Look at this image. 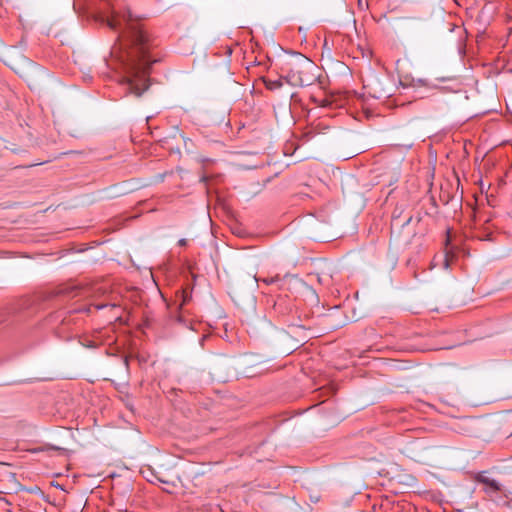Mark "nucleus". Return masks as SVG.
<instances>
[{"mask_svg": "<svg viewBox=\"0 0 512 512\" xmlns=\"http://www.w3.org/2000/svg\"><path fill=\"white\" fill-rule=\"evenodd\" d=\"M105 21L110 29L118 33V47L112 53L117 54L124 69L123 83L127 85L129 93L140 97L149 88V69L157 61L150 54V38L129 10L123 13L113 10Z\"/></svg>", "mask_w": 512, "mask_h": 512, "instance_id": "f257e3e1", "label": "nucleus"}, {"mask_svg": "<svg viewBox=\"0 0 512 512\" xmlns=\"http://www.w3.org/2000/svg\"><path fill=\"white\" fill-rule=\"evenodd\" d=\"M317 69L313 61L300 53L292 54L281 68L283 78L295 87H304L313 84L317 78L314 71Z\"/></svg>", "mask_w": 512, "mask_h": 512, "instance_id": "f03ea898", "label": "nucleus"}, {"mask_svg": "<svg viewBox=\"0 0 512 512\" xmlns=\"http://www.w3.org/2000/svg\"><path fill=\"white\" fill-rule=\"evenodd\" d=\"M263 82L265 84V87L269 90H276V89H279L282 87L283 83H282V79H276V80H271V79H263Z\"/></svg>", "mask_w": 512, "mask_h": 512, "instance_id": "7ed1b4c3", "label": "nucleus"}, {"mask_svg": "<svg viewBox=\"0 0 512 512\" xmlns=\"http://www.w3.org/2000/svg\"><path fill=\"white\" fill-rule=\"evenodd\" d=\"M371 91H369L370 95H372V97L376 98V99H381V98H386L388 96H390V94L381 89V90H377L376 88L372 87L371 85H369Z\"/></svg>", "mask_w": 512, "mask_h": 512, "instance_id": "20e7f679", "label": "nucleus"}, {"mask_svg": "<svg viewBox=\"0 0 512 512\" xmlns=\"http://www.w3.org/2000/svg\"><path fill=\"white\" fill-rule=\"evenodd\" d=\"M482 482L487 484L488 486H490L495 491H499L500 490L499 483L496 480H494V479L484 478L482 480Z\"/></svg>", "mask_w": 512, "mask_h": 512, "instance_id": "39448f33", "label": "nucleus"}, {"mask_svg": "<svg viewBox=\"0 0 512 512\" xmlns=\"http://www.w3.org/2000/svg\"><path fill=\"white\" fill-rule=\"evenodd\" d=\"M190 299V296L188 295V293L186 291H183L182 292V303L181 305H184L186 304Z\"/></svg>", "mask_w": 512, "mask_h": 512, "instance_id": "423d86ee", "label": "nucleus"}, {"mask_svg": "<svg viewBox=\"0 0 512 512\" xmlns=\"http://www.w3.org/2000/svg\"><path fill=\"white\" fill-rule=\"evenodd\" d=\"M262 281L269 285V284L274 283L276 280L274 278H264V279H262Z\"/></svg>", "mask_w": 512, "mask_h": 512, "instance_id": "0eeeda50", "label": "nucleus"}, {"mask_svg": "<svg viewBox=\"0 0 512 512\" xmlns=\"http://www.w3.org/2000/svg\"><path fill=\"white\" fill-rule=\"evenodd\" d=\"M411 220H412V217H411V216H409V217H408V218L403 222L402 226H407V225L411 222Z\"/></svg>", "mask_w": 512, "mask_h": 512, "instance_id": "6e6552de", "label": "nucleus"}, {"mask_svg": "<svg viewBox=\"0 0 512 512\" xmlns=\"http://www.w3.org/2000/svg\"><path fill=\"white\" fill-rule=\"evenodd\" d=\"M178 244H179L180 246H186V244H187V240H186V239H180V240L178 241Z\"/></svg>", "mask_w": 512, "mask_h": 512, "instance_id": "1a4fd4ad", "label": "nucleus"}, {"mask_svg": "<svg viewBox=\"0 0 512 512\" xmlns=\"http://www.w3.org/2000/svg\"><path fill=\"white\" fill-rule=\"evenodd\" d=\"M104 307H106V304H97V305H95V308H96L97 310H100V309H102V308H104Z\"/></svg>", "mask_w": 512, "mask_h": 512, "instance_id": "9d476101", "label": "nucleus"}, {"mask_svg": "<svg viewBox=\"0 0 512 512\" xmlns=\"http://www.w3.org/2000/svg\"><path fill=\"white\" fill-rule=\"evenodd\" d=\"M418 82L422 85H426V83L422 79H419Z\"/></svg>", "mask_w": 512, "mask_h": 512, "instance_id": "9b49d317", "label": "nucleus"}, {"mask_svg": "<svg viewBox=\"0 0 512 512\" xmlns=\"http://www.w3.org/2000/svg\"><path fill=\"white\" fill-rule=\"evenodd\" d=\"M201 181H202V182H206V181H207V177H206V176H203V177L201 178Z\"/></svg>", "mask_w": 512, "mask_h": 512, "instance_id": "f8f14e48", "label": "nucleus"}, {"mask_svg": "<svg viewBox=\"0 0 512 512\" xmlns=\"http://www.w3.org/2000/svg\"><path fill=\"white\" fill-rule=\"evenodd\" d=\"M60 293H67V294H68V292L66 291V289H65V290H64V289L60 290Z\"/></svg>", "mask_w": 512, "mask_h": 512, "instance_id": "ddd939ff", "label": "nucleus"}, {"mask_svg": "<svg viewBox=\"0 0 512 512\" xmlns=\"http://www.w3.org/2000/svg\"><path fill=\"white\" fill-rule=\"evenodd\" d=\"M84 311L89 312L90 311V307L85 308Z\"/></svg>", "mask_w": 512, "mask_h": 512, "instance_id": "4468645a", "label": "nucleus"}]
</instances>
